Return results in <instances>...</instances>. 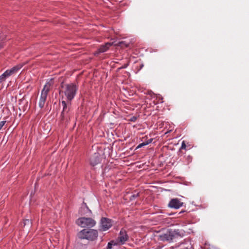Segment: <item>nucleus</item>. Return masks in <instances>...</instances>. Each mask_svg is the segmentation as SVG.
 Wrapping results in <instances>:
<instances>
[{
	"label": "nucleus",
	"mask_w": 249,
	"mask_h": 249,
	"mask_svg": "<svg viewBox=\"0 0 249 249\" xmlns=\"http://www.w3.org/2000/svg\"><path fill=\"white\" fill-rule=\"evenodd\" d=\"M62 88L63 89L62 93L65 94L67 100L71 102L74 98L78 90V87L75 84L71 83L64 85L62 86Z\"/></svg>",
	"instance_id": "f257e3e1"
},
{
	"label": "nucleus",
	"mask_w": 249,
	"mask_h": 249,
	"mask_svg": "<svg viewBox=\"0 0 249 249\" xmlns=\"http://www.w3.org/2000/svg\"><path fill=\"white\" fill-rule=\"evenodd\" d=\"M53 84V79L51 78L44 86V87L41 92V95L39 101V107L41 108L44 107L48 93Z\"/></svg>",
	"instance_id": "f03ea898"
},
{
	"label": "nucleus",
	"mask_w": 249,
	"mask_h": 249,
	"mask_svg": "<svg viewBox=\"0 0 249 249\" xmlns=\"http://www.w3.org/2000/svg\"><path fill=\"white\" fill-rule=\"evenodd\" d=\"M98 235V231L94 229H84L77 234V236L79 239H87L90 241H94L96 239Z\"/></svg>",
	"instance_id": "7ed1b4c3"
},
{
	"label": "nucleus",
	"mask_w": 249,
	"mask_h": 249,
	"mask_svg": "<svg viewBox=\"0 0 249 249\" xmlns=\"http://www.w3.org/2000/svg\"><path fill=\"white\" fill-rule=\"evenodd\" d=\"M183 236V232L179 230H169L165 233L160 235V239L162 241H171L174 238Z\"/></svg>",
	"instance_id": "20e7f679"
},
{
	"label": "nucleus",
	"mask_w": 249,
	"mask_h": 249,
	"mask_svg": "<svg viewBox=\"0 0 249 249\" xmlns=\"http://www.w3.org/2000/svg\"><path fill=\"white\" fill-rule=\"evenodd\" d=\"M96 223V221L90 217H80L76 221V224L82 228H92Z\"/></svg>",
	"instance_id": "39448f33"
},
{
	"label": "nucleus",
	"mask_w": 249,
	"mask_h": 249,
	"mask_svg": "<svg viewBox=\"0 0 249 249\" xmlns=\"http://www.w3.org/2000/svg\"><path fill=\"white\" fill-rule=\"evenodd\" d=\"M112 225V222L111 219L103 217L102 218L100 221L101 231H106L108 230Z\"/></svg>",
	"instance_id": "423d86ee"
},
{
	"label": "nucleus",
	"mask_w": 249,
	"mask_h": 249,
	"mask_svg": "<svg viewBox=\"0 0 249 249\" xmlns=\"http://www.w3.org/2000/svg\"><path fill=\"white\" fill-rule=\"evenodd\" d=\"M128 238L126 230L122 229L120 231L118 238L119 243L122 245L124 244L128 240Z\"/></svg>",
	"instance_id": "0eeeda50"
},
{
	"label": "nucleus",
	"mask_w": 249,
	"mask_h": 249,
	"mask_svg": "<svg viewBox=\"0 0 249 249\" xmlns=\"http://www.w3.org/2000/svg\"><path fill=\"white\" fill-rule=\"evenodd\" d=\"M23 67V64H18L11 69L6 70L3 73V76H5L6 77L10 76L12 74L17 72L18 71H19L22 67Z\"/></svg>",
	"instance_id": "6e6552de"
},
{
	"label": "nucleus",
	"mask_w": 249,
	"mask_h": 249,
	"mask_svg": "<svg viewBox=\"0 0 249 249\" xmlns=\"http://www.w3.org/2000/svg\"><path fill=\"white\" fill-rule=\"evenodd\" d=\"M183 203L181 202L178 199L174 198L171 200L168 204L170 208L178 209L182 206Z\"/></svg>",
	"instance_id": "1a4fd4ad"
},
{
	"label": "nucleus",
	"mask_w": 249,
	"mask_h": 249,
	"mask_svg": "<svg viewBox=\"0 0 249 249\" xmlns=\"http://www.w3.org/2000/svg\"><path fill=\"white\" fill-rule=\"evenodd\" d=\"M100 162V155L98 153H95L90 158V164L94 166Z\"/></svg>",
	"instance_id": "9d476101"
},
{
	"label": "nucleus",
	"mask_w": 249,
	"mask_h": 249,
	"mask_svg": "<svg viewBox=\"0 0 249 249\" xmlns=\"http://www.w3.org/2000/svg\"><path fill=\"white\" fill-rule=\"evenodd\" d=\"M61 104L63 106V110L61 112V117L62 120H64L65 117H67L68 113L70 110V107L67 106V104L65 101H62Z\"/></svg>",
	"instance_id": "9b49d317"
},
{
	"label": "nucleus",
	"mask_w": 249,
	"mask_h": 249,
	"mask_svg": "<svg viewBox=\"0 0 249 249\" xmlns=\"http://www.w3.org/2000/svg\"><path fill=\"white\" fill-rule=\"evenodd\" d=\"M113 44V42H107L105 44L101 45L98 49V52L104 53L106 52Z\"/></svg>",
	"instance_id": "f8f14e48"
},
{
	"label": "nucleus",
	"mask_w": 249,
	"mask_h": 249,
	"mask_svg": "<svg viewBox=\"0 0 249 249\" xmlns=\"http://www.w3.org/2000/svg\"><path fill=\"white\" fill-rule=\"evenodd\" d=\"M152 141H153V139H152V138L146 140V141H145V142H143L142 143L139 144L137 146L136 149H138V148H140L144 146L148 145V144L151 143Z\"/></svg>",
	"instance_id": "ddd939ff"
},
{
	"label": "nucleus",
	"mask_w": 249,
	"mask_h": 249,
	"mask_svg": "<svg viewBox=\"0 0 249 249\" xmlns=\"http://www.w3.org/2000/svg\"><path fill=\"white\" fill-rule=\"evenodd\" d=\"M118 45L121 47H128L129 46V42L126 41H120L118 43Z\"/></svg>",
	"instance_id": "4468645a"
},
{
	"label": "nucleus",
	"mask_w": 249,
	"mask_h": 249,
	"mask_svg": "<svg viewBox=\"0 0 249 249\" xmlns=\"http://www.w3.org/2000/svg\"><path fill=\"white\" fill-rule=\"evenodd\" d=\"M117 244L115 242V241L113 240L111 241L110 242L108 243L106 249H111L112 248L113 246H115Z\"/></svg>",
	"instance_id": "2eb2a0df"
},
{
	"label": "nucleus",
	"mask_w": 249,
	"mask_h": 249,
	"mask_svg": "<svg viewBox=\"0 0 249 249\" xmlns=\"http://www.w3.org/2000/svg\"><path fill=\"white\" fill-rule=\"evenodd\" d=\"M128 121H130L132 122H135L137 120V117L136 116H132L130 118H129Z\"/></svg>",
	"instance_id": "dca6fc26"
},
{
	"label": "nucleus",
	"mask_w": 249,
	"mask_h": 249,
	"mask_svg": "<svg viewBox=\"0 0 249 249\" xmlns=\"http://www.w3.org/2000/svg\"><path fill=\"white\" fill-rule=\"evenodd\" d=\"M6 77L5 76H3V74H2L0 76V82H2L3 81H4L5 79H6Z\"/></svg>",
	"instance_id": "f3484780"
},
{
	"label": "nucleus",
	"mask_w": 249,
	"mask_h": 249,
	"mask_svg": "<svg viewBox=\"0 0 249 249\" xmlns=\"http://www.w3.org/2000/svg\"><path fill=\"white\" fill-rule=\"evenodd\" d=\"M139 196V193H137L136 194H133L130 197V199L132 200L133 199H134L135 198Z\"/></svg>",
	"instance_id": "a211bd4d"
},
{
	"label": "nucleus",
	"mask_w": 249,
	"mask_h": 249,
	"mask_svg": "<svg viewBox=\"0 0 249 249\" xmlns=\"http://www.w3.org/2000/svg\"><path fill=\"white\" fill-rule=\"evenodd\" d=\"M186 147V144L184 141H183L181 143L180 149H185Z\"/></svg>",
	"instance_id": "6ab92c4d"
},
{
	"label": "nucleus",
	"mask_w": 249,
	"mask_h": 249,
	"mask_svg": "<svg viewBox=\"0 0 249 249\" xmlns=\"http://www.w3.org/2000/svg\"><path fill=\"white\" fill-rule=\"evenodd\" d=\"M186 159L187 160V163L188 164L189 162H190L191 161L192 158L190 156H188L186 157Z\"/></svg>",
	"instance_id": "aec40b11"
},
{
	"label": "nucleus",
	"mask_w": 249,
	"mask_h": 249,
	"mask_svg": "<svg viewBox=\"0 0 249 249\" xmlns=\"http://www.w3.org/2000/svg\"><path fill=\"white\" fill-rule=\"evenodd\" d=\"M4 45H5V44L3 41H0V49H2L4 47Z\"/></svg>",
	"instance_id": "412c9836"
},
{
	"label": "nucleus",
	"mask_w": 249,
	"mask_h": 249,
	"mask_svg": "<svg viewBox=\"0 0 249 249\" xmlns=\"http://www.w3.org/2000/svg\"><path fill=\"white\" fill-rule=\"evenodd\" d=\"M6 121H1L0 122V124H4L6 123Z\"/></svg>",
	"instance_id": "4be33fe9"
},
{
	"label": "nucleus",
	"mask_w": 249,
	"mask_h": 249,
	"mask_svg": "<svg viewBox=\"0 0 249 249\" xmlns=\"http://www.w3.org/2000/svg\"><path fill=\"white\" fill-rule=\"evenodd\" d=\"M171 131H172V130H169L168 131H167L165 133V134H166L168 133L169 132H170Z\"/></svg>",
	"instance_id": "5701e85b"
},
{
	"label": "nucleus",
	"mask_w": 249,
	"mask_h": 249,
	"mask_svg": "<svg viewBox=\"0 0 249 249\" xmlns=\"http://www.w3.org/2000/svg\"><path fill=\"white\" fill-rule=\"evenodd\" d=\"M183 212H184V211H181V212H180L179 213H178V214H180L181 213H183Z\"/></svg>",
	"instance_id": "b1692460"
},
{
	"label": "nucleus",
	"mask_w": 249,
	"mask_h": 249,
	"mask_svg": "<svg viewBox=\"0 0 249 249\" xmlns=\"http://www.w3.org/2000/svg\"><path fill=\"white\" fill-rule=\"evenodd\" d=\"M2 126H3V125H0V130L2 128Z\"/></svg>",
	"instance_id": "393cba45"
},
{
	"label": "nucleus",
	"mask_w": 249,
	"mask_h": 249,
	"mask_svg": "<svg viewBox=\"0 0 249 249\" xmlns=\"http://www.w3.org/2000/svg\"><path fill=\"white\" fill-rule=\"evenodd\" d=\"M25 222H29V220H26Z\"/></svg>",
	"instance_id": "a878e982"
},
{
	"label": "nucleus",
	"mask_w": 249,
	"mask_h": 249,
	"mask_svg": "<svg viewBox=\"0 0 249 249\" xmlns=\"http://www.w3.org/2000/svg\"><path fill=\"white\" fill-rule=\"evenodd\" d=\"M154 105H156V104H157V103H155V101H154Z\"/></svg>",
	"instance_id": "bb28decb"
},
{
	"label": "nucleus",
	"mask_w": 249,
	"mask_h": 249,
	"mask_svg": "<svg viewBox=\"0 0 249 249\" xmlns=\"http://www.w3.org/2000/svg\"><path fill=\"white\" fill-rule=\"evenodd\" d=\"M143 66V65H142L141 66V68H142V67Z\"/></svg>",
	"instance_id": "cd10ccee"
}]
</instances>
